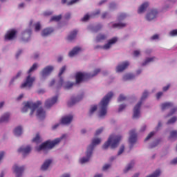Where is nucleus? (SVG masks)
<instances>
[{
	"label": "nucleus",
	"instance_id": "32",
	"mask_svg": "<svg viewBox=\"0 0 177 177\" xmlns=\"http://www.w3.org/2000/svg\"><path fill=\"white\" fill-rule=\"evenodd\" d=\"M135 78V75L132 73H128L123 76V81H129L131 80H133Z\"/></svg>",
	"mask_w": 177,
	"mask_h": 177
},
{
	"label": "nucleus",
	"instance_id": "58",
	"mask_svg": "<svg viewBox=\"0 0 177 177\" xmlns=\"http://www.w3.org/2000/svg\"><path fill=\"white\" fill-rule=\"evenodd\" d=\"M170 164L174 165H176V164H177V158L173 159V160L170 162Z\"/></svg>",
	"mask_w": 177,
	"mask_h": 177
},
{
	"label": "nucleus",
	"instance_id": "38",
	"mask_svg": "<svg viewBox=\"0 0 177 177\" xmlns=\"http://www.w3.org/2000/svg\"><path fill=\"white\" fill-rule=\"evenodd\" d=\"M96 110H97V106L94 105V106H91V108L89 111V115H92V114H93V113H95V111H96Z\"/></svg>",
	"mask_w": 177,
	"mask_h": 177
},
{
	"label": "nucleus",
	"instance_id": "14",
	"mask_svg": "<svg viewBox=\"0 0 177 177\" xmlns=\"http://www.w3.org/2000/svg\"><path fill=\"white\" fill-rule=\"evenodd\" d=\"M129 66V62L126 61L122 62V64H119L116 68L117 73H122L124 71L128 66Z\"/></svg>",
	"mask_w": 177,
	"mask_h": 177
},
{
	"label": "nucleus",
	"instance_id": "12",
	"mask_svg": "<svg viewBox=\"0 0 177 177\" xmlns=\"http://www.w3.org/2000/svg\"><path fill=\"white\" fill-rule=\"evenodd\" d=\"M138 139V134H136V132L135 130H131L130 131V137L129 139V142L130 145H133L135 143H136V140Z\"/></svg>",
	"mask_w": 177,
	"mask_h": 177
},
{
	"label": "nucleus",
	"instance_id": "11",
	"mask_svg": "<svg viewBox=\"0 0 177 177\" xmlns=\"http://www.w3.org/2000/svg\"><path fill=\"white\" fill-rule=\"evenodd\" d=\"M82 97H84V94H81L76 97H71V101L68 102V107H71V106H74L75 103H78V102L82 100Z\"/></svg>",
	"mask_w": 177,
	"mask_h": 177
},
{
	"label": "nucleus",
	"instance_id": "21",
	"mask_svg": "<svg viewBox=\"0 0 177 177\" xmlns=\"http://www.w3.org/2000/svg\"><path fill=\"white\" fill-rule=\"evenodd\" d=\"M55 31L52 28H46L41 32V37H48Z\"/></svg>",
	"mask_w": 177,
	"mask_h": 177
},
{
	"label": "nucleus",
	"instance_id": "22",
	"mask_svg": "<svg viewBox=\"0 0 177 177\" xmlns=\"http://www.w3.org/2000/svg\"><path fill=\"white\" fill-rule=\"evenodd\" d=\"M73 121V115H68V116H65L62 118L61 122L62 124H70Z\"/></svg>",
	"mask_w": 177,
	"mask_h": 177
},
{
	"label": "nucleus",
	"instance_id": "42",
	"mask_svg": "<svg viewBox=\"0 0 177 177\" xmlns=\"http://www.w3.org/2000/svg\"><path fill=\"white\" fill-rule=\"evenodd\" d=\"M154 133H156L154 131L151 132L145 138V142H147L149 139H151L152 136H154Z\"/></svg>",
	"mask_w": 177,
	"mask_h": 177
},
{
	"label": "nucleus",
	"instance_id": "15",
	"mask_svg": "<svg viewBox=\"0 0 177 177\" xmlns=\"http://www.w3.org/2000/svg\"><path fill=\"white\" fill-rule=\"evenodd\" d=\"M57 102V96L53 97L51 100H47L45 102V107L50 109Z\"/></svg>",
	"mask_w": 177,
	"mask_h": 177
},
{
	"label": "nucleus",
	"instance_id": "8",
	"mask_svg": "<svg viewBox=\"0 0 177 177\" xmlns=\"http://www.w3.org/2000/svg\"><path fill=\"white\" fill-rule=\"evenodd\" d=\"M147 96H149V92L145 91L141 97L140 101L135 106L133 109V118H139L140 117V107L143 100H145Z\"/></svg>",
	"mask_w": 177,
	"mask_h": 177
},
{
	"label": "nucleus",
	"instance_id": "48",
	"mask_svg": "<svg viewBox=\"0 0 177 177\" xmlns=\"http://www.w3.org/2000/svg\"><path fill=\"white\" fill-rule=\"evenodd\" d=\"M73 86L74 83L68 82L65 86V89H70L71 88H73Z\"/></svg>",
	"mask_w": 177,
	"mask_h": 177
},
{
	"label": "nucleus",
	"instance_id": "45",
	"mask_svg": "<svg viewBox=\"0 0 177 177\" xmlns=\"http://www.w3.org/2000/svg\"><path fill=\"white\" fill-rule=\"evenodd\" d=\"M127 97L124 96V95L121 94L119 96V98L118 99V102H124V100H126Z\"/></svg>",
	"mask_w": 177,
	"mask_h": 177
},
{
	"label": "nucleus",
	"instance_id": "61",
	"mask_svg": "<svg viewBox=\"0 0 177 177\" xmlns=\"http://www.w3.org/2000/svg\"><path fill=\"white\" fill-rule=\"evenodd\" d=\"M79 0H71L70 2L68 3V5H73L76 2H78Z\"/></svg>",
	"mask_w": 177,
	"mask_h": 177
},
{
	"label": "nucleus",
	"instance_id": "5",
	"mask_svg": "<svg viewBox=\"0 0 177 177\" xmlns=\"http://www.w3.org/2000/svg\"><path fill=\"white\" fill-rule=\"evenodd\" d=\"M122 139V137L121 136L112 134L109 136L108 140L104 144L102 149L106 150V149H109V146H111V149H115V147L120 145V142H121Z\"/></svg>",
	"mask_w": 177,
	"mask_h": 177
},
{
	"label": "nucleus",
	"instance_id": "62",
	"mask_svg": "<svg viewBox=\"0 0 177 177\" xmlns=\"http://www.w3.org/2000/svg\"><path fill=\"white\" fill-rule=\"evenodd\" d=\"M4 156H5V152L1 151L0 152V161L2 160V158H3Z\"/></svg>",
	"mask_w": 177,
	"mask_h": 177
},
{
	"label": "nucleus",
	"instance_id": "37",
	"mask_svg": "<svg viewBox=\"0 0 177 177\" xmlns=\"http://www.w3.org/2000/svg\"><path fill=\"white\" fill-rule=\"evenodd\" d=\"M133 162H131L130 164H129L127 165V167H126V169L124 170V174H127V172H128V171H129L130 169H132V168H133Z\"/></svg>",
	"mask_w": 177,
	"mask_h": 177
},
{
	"label": "nucleus",
	"instance_id": "46",
	"mask_svg": "<svg viewBox=\"0 0 177 177\" xmlns=\"http://www.w3.org/2000/svg\"><path fill=\"white\" fill-rule=\"evenodd\" d=\"M64 71H66V66H62V68L60 69V71L59 73V77H62Z\"/></svg>",
	"mask_w": 177,
	"mask_h": 177
},
{
	"label": "nucleus",
	"instance_id": "44",
	"mask_svg": "<svg viewBox=\"0 0 177 177\" xmlns=\"http://www.w3.org/2000/svg\"><path fill=\"white\" fill-rule=\"evenodd\" d=\"M35 31H39L41 30V24L39 22L35 24Z\"/></svg>",
	"mask_w": 177,
	"mask_h": 177
},
{
	"label": "nucleus",
	"instance_id": "63",
	"mask_svg": "<svg viewBox=\"0 0 177 177\" xmlns=\"http://www.w3.org/2000/svg\"><path fill=\"white\" fill-rule=\"evenodd\" d=\"M161 96H162V92H159L156 94L157 99H160V97H161Z\"/></svg>",
	"mask_w": 177,
	"mask_h": 177
},
{
	"label": "nucleus",
	"instance_id": "49",
	"mask_svg": "<svg viewBox=\"0 0 177 177\" xmlns=\"http://www.w3.org/2000/svg\"><path fill=\"white\" fill-rule=\"evenodd\" d=\"M39 139H40L39 134H37L35 138L32 139V142H35L36 143H38V142H39Z\"/></svg>",
	"mask_w": 177,
	"mask_h": 177
},
{
	"label": "nucleus",
	"instance_id": "35",
	"mask_svg": "<svg viewBox=\"0 0 177 177\" xmlns=\"http://www.w3.org/2000/svg\"><path fill=\"white\" fill-rule=\"evenodd\" d=\"M155 57L147 58L145 61L142 63V66H146L149 64V63H151V62H154Z\"/></svg>",
	"mask_w": 177,
	"mask_h": 177
},
{
	"label": "nucleus",
	"instance_id": "50",
	"mask_svg": "<svg viewBox=\"0 0 177 177\" xmlns=\"http://www.w3.org/2000/svg\"><path fill=\"white\" fill-rule=\"evenodd\" d=\"M170 35L171 37H176V35H177V29L171 30L170 32Z\"/></svg>",
	"mask_w": 177,
	"mask_h": 177
},
{
	"label": "nucleus",
	"instance_id": "56",
	"mask_svg": "<svg viewBox=\"0 0 177 177\" xmlns=\"http://www.w3.org/2000/svg\"><path fill=\"white\" fill-rule=\"evenodd\" d=\"M90 16L88 15H86L82 19V21H86V20H89Z\"/></svg>",
	"mask_w": 177,
	"mask_h": 177
},
{
	"label": "nucleus",
	"instance_id": "57",
	"mask_svg": "<svg viewBox=\"0 0 177 177\" xmlns=\"http://www.w3.org/2000/svg\"><path fill=\"white\" fill-rule=\"evenodd\" d=\"M71 18V14L70 12H68L65 15V19L66 20H68Z\"/></svg>",
	"mask_w": 177,
	"mask_h": 177
},
{
	"label": "nucleus",
	"instance_id": "16",
	"mask_svg": "<svg viewBox=\"0 0 177 177\" xmlns=\"http://www.w3.org/2000/svg\"><path fill=\"white\" fill-rule=\"evenodd\" d=\"M53 70H54L53 66H46L41 71L42 77H47V75H49V74H50V73H52Z\"/></svg>",
	"mask_w": 177,
	"mask_h": 177
},
{
	"label": "nucleus",
	"instance_id": "36",
	"mask_svg": "<svg viewBox=\"0 0 177 177\" xmlns=\"http://www.w3.org/2000/svg\"><path fill=\"white\" fill-rule=\"evenodd\" d=\"M59 20H62L61 15L58 16L52 17L51 19H50V21H59Z\"/></svg>",
	"mask_w": 177,
	"mask_h": 177
},
{
	"label": "nucleus",
	"instance_id": "26",
	"mask_svg": "<svg viewBox=\"0 0 177 177\" xmlns=\"http://www.w3.org/2000/svg\"><path fill=\"white\" fill-rule=\"evenodd\" d=\"M10 117V113H6L0 118V124L1 122H8L9 121V118Z\"/></svg>",
	"mask_w": 177,
	"mask_h": 177
},
{
	"label": "nucleus",
	"instance_id": "43",
	"mask_svg": "<svg viewBox=\"0 0 177 177\" xmlns=\"http://www.w3.org/2000/svg\"><path fill=\"white\" fill-rule=\"evenodd\" d=\"M127 17V15L124 13H121L119 17H118V19L119 21L124 20Z\"/></svg>",
	"mask_w": 177,
	"mask_h": 177
},
{
	"label": "nucleus",
	"instance_id": "60",
	"mask_svg": "<svg viewBox=\"0 0 177 177\" xmlns=\"http://www.w3.org/2000/svg\"><path fill=\"white\" fill-rule=\"evenodd\" d=\"M169 86H171V85L168 84L167 86L163 87V92H167V91L169 89Z\"/></svg>",
	"mask_w": 177,
	"mask_h": 177
},
{
	"label": "nucleus",
	"instance_id": "34",
	"mask_svg": "<svg viewBox=\"0 0 177 177\" xmlns=\"http://www.w3.org/2000/svg\"><path fill=\"white\" fill-rule=\"evenodd\" d=\"M160 175H161V171L160 169H157L152 174L147 176V177H158Z\"/></svg>",
	"mask_w": 177,
	"mask_h": 177
},
{
	"label": "nucleus",
	"instance_id": "39",
	"mask_svg": "<svg viewBox=\"0 0 177 177\" xmlns=\"http://www.w3.org/2000/svg\"><path fill=\"white\" fill-rule=\"evenodd\" d=\"M177 118L176 117H173L170 120H169L167 122V125H169V124H174L176 122Z\"/></svg>",
	"mask_w": 177,
	"mask_h": 177
},
{
	"label": "nucleus",
	"instance_id": "1",
	"mask_svg": "<svg viewBox=\"0 0 177 177\" xmlns=\"http://www.w3.org/2000/svg\"><path fill=\"white\" fill-rule=\"evenodd\" d=\"M64 138H66V134L62 135V137L56 138L53 141H46L37 147V151H41V150H43L44 151H48V150L53 149L56 145H59V143H60V142H62V139H64Z\"/></svg>",
	"mask_w": 177,
	"mask_h": 177
},
{
	"label": "nucleus",
	"instance_id": "3",
	"mask_svg": "<svg viewBox=\"0 0 177 177\" xmlns=\"http://www.w3.org/2000/svg\"><path fill=\"white\" fill-rule=\"evenodd\" d=\"M100 138H94L92 140L91 145H90L87 148V151L86 152V157H83L81 159H80V164H85V162H88V161L91 160V157H92V153L93 152L95 146H97V145H100Z\"/></svg>",
	"mask_w": 177,
	"mask_h": 177
},
{
	"label": "nucleus",
	"instance_id": "25",
	"mask_svg": "<svg viewBox=\"0 0 177 177\" xmlns=\"http://www.w3.org/2000/svg\"><path fill=\"white\" fill-rule=\"evenodd\" d=\"M149 6V3L147 2H145L142 3L140 7L138 8V13H143L146 11V9H147V7Z\"/></svg>",
	"mask_w": 177,
	"mask_h": 177
},
{
	"label": "nucleus",
	"instance_id": "27",
	"mask_svg": "<svg viewBox=\"0 0 177 177\" xmlns=\"http://www.w3.org/2000/svg\"><path fill=\"white\" fill-rule=\"evenodd\" d=\"M172 107H174V104H172V102H165L161 105V109L162 111L168 110V109H171Z\"/></svg>",
	"mask_w": 177,
	"mask_h": 177
},
{
	"label": "nucleus",
	"instance_id": "41",
	"mask_svg": "<svg viewBox=\"0 0 177 177\" xmlns=\"http://www.w3.org/2000/svg\"><path fill=\"white\" fill-rule=\"evenodd\" d=\"M100 15V10H96L94 12H93L91 15V17H96V16H99Z\"/></svg>",
	"mask_w": 177,
	"mask_h": 177
},
{
	"label": "nucleus",
	"instance_id": "19",
	"mask_svg": "<svg viewBox=\"0 0 177 177\" xmlns=\"http://www.w3.org/2000/svg\"><path fill=\"white\" fill-rule=\"evenodd\" d=\"M36 115L39 120H44L46 117V112L42 108H38Z\"/></svg>",
	"mask_w": 177,
	"mask_h": 177
},
{
	"label": "nucleus",
	"instance_id": "24",
	"mask_svg": "<svg viewBox=\"0 0 177 177\" xmlns=\"http://www.w3.org/2000/svg\"><path fill=\"white\" fill-rule=\"evenodd\" d=\"M50 164H52L51 160H46L41 167V171H46L48 168H49V166L50 165Z\"/></svg>",
	"mask_w": 177,
	"mask_h": 177
},
{
	"label": "nucleus",
	"instance_id": "29",
	"mask_svg": "<svg viewBox=\"0 0 177 177\" xmlns=\"http://www.w3.org/2000/svg\"><path fill=\"white\" fill-rule=\"evenodd\" d=\"M107 39V35L104 34H99L96 37V42H102V41H104Z\"/></svg>",
	"mask_w": 177,
	"mask_h": 177
},
{
	"label": "nucleus",
	"instance_id": "30",
	"mask_svg": "<svg viewBox=\"0 0 177 177\" xmlns=\"http://www.w3.org/2000/svg\"><path fill=\"white\" fill-rule=\"evenodd\" d=\"M169 140H176L177 139V131L173 130L170 132V136H169Z\"/></svg>",
	"mask_w": 177,
	"mask_h": 177
},
{
	"label": "nucleus",
	"instance_id": "4",
	"mask_svg": "<svg viewBox=\"0 0 177 177\" xmlns=\"http://www.w3.org/2000/svg\"><path fill=\"white\" fill-rule=\"evenodd\" d=\"M37 68L38 64H33L32 67L28 71V75L27 76L26 81L21 85V89L24 88H28V89H30V88L32 86V84H34V81H35V77H31V73H32V71H35V70Z\"/></svg>",
	"mask_w": 177,
	"mask_h": 177
},
{
	"label": "nucleus",
	"instance_id": "64",
	"mask_svg": "<svg viewBox=\"0 0 177 177\" xmlns=\"http://www.w3.org/2000/svg\"><path fill=\"white\" fill-rule=\"evenodd\" d=\"M151 39H158V35H154L152 36Z\"/></svg>",
	"mask_w": 177,
	"mask_h": 177
},
{
	"label": "nucleus",
	"instance_id": "51",
	"mask_svg": "<svg viewBox=\"0 0 177 177\" xmlns=\"http://www.w3.org/2000/svg\"><path fill=\"white\" fill-rule=\"evenodd\" d=\"M125 107H127L126 104H121V105H120L119 109H118L119 113L122 111L124 110V109H125Z\"/></svg>",
	"mask_w": 177,
	"mask_h": 177
},
{
	"label": "nucleus",
	"instance_id": "31",
	"mask_svg": "<svg viewBox=\"0 0 177 177\" xmlns=\"http://www.w3.org/2000/svg\"><path fill=\"white\" fill-rule=\"evenodd\" d=\"M21 133H23V128L19 126L15 129L14 135H15V136H20Z\"/></svg>",
	"mask_w": 177,
	"mask_h": 177
},
{
	"label": "nucleus",
	"instance_id": "23",
	"mask_svg": "<svg viewBox=\"0 0 177 177\" xmlns=\"http://www.w3.org/2000/svg\"><path fill=\"white\" fill-rule=\"evenodd\" d=\"M80 51H81V48L80 47L73 48V49L68 53L69 57H73V56H75V55H78V53Z\"/></svg>",
	"mask_w": 177,
	"mask_h": 177
},
{
	"label": "nucleus",
	"instance_id": "47",
	"mask_svg": "<svg viewBox=\"0 0 177 177\" xmlns=\"http://www.w3.org/2000/svg\"><path fill=\"white\" fill-rule=\"evenodd\" d=\"M124 149H125V147H124V145H122L120 148L118 153V156L122 154V153H124Z\"/></svg>",
	"mask_w": 177,
	"mask_h": 177
},
{
	"label": "nucleus",
	"instance_id": "28",
	"mask_svg": "<svg viewBox=\"0 0 177 177\" xmlns=\"http://www.w3.org/2000/svg\"><path fill=\"white\" fill-rule=\"evenodd\" d=\"M77 34H78V30H74L72 31L67 37L68 41H73L77 37Z\"/></svg>",
	"mask_w": 177,
	"mask_h": 177
},
{
	"label": "nucleus",
	"instance_id": "9",
	"mask_svg": "<svg viewBox=\"0 0 177 177\" xmlns=\"http://www.w3.org/2000/svg\"><path fill=\"white\" fill-rule=\"evenodd\" d=\"M31 37V30L28 29L22 32L20 38V42H28Z\"/></svg>",
	"mask_w": 177,
	"mask_h": 177
},
{
	"label": "nucleus",
	"instance_id": "54",
	"mask_svg": "<svg viewBox=\"0 0 177 177\" xmlns=\"http://www.w3.org/2000/svg\"><path fill=\"white\" fill-rule=\"evenodd\" d=\"M103 132V128H100L97 129L95 132V136H97L98 135H100V133Z\"/></svg>",
	"mask_w": 177,
	"mask_h": 177
},
{
	"label": "nucleus",
	"instance_id": "18",
	"mask_svg": "<svg viewBox=\"0 0 177 177\" xmlns=\"http://www.w3.org/2000/svg\"><path fill=\"white\" fill-rule=\"evenodd\" d=\"M158 14V12L157 10H151V11L147 15V20L149 21H151V20H153V19H156L157 17V15Z\"/></svg>",
	"mask_w": 177,
	"mask_h": 177
},
{
	"label": "nucleus",
	"instance_id": "59",
	"mask_svg": "<svg viewBox=\"0 0 177 177\" xmlns=\"http://www.w3.org/2000/svg\"><path fill=\"white\" fill-rule=\"evenodd\" d=\"M115 6H117L115 3H111L110 6H109V8H110V9H114V8H115Z\"/></svg>",
	"mask_w": 177,
	"mask_h": 177
},
{
	"label": "nucleus",
	"instance_id": "6",
	"mask_svg": "<svg viewBox=\"0 0 177 177\" xmlns=\"http://www.w3.org/2000/svg\"><path fill=\"white\" fill-rule=\"evenodd\" d=\"M41 106V101H37L36 103H34L32 102L28 101L26 102H24V106L22 108V113H27L28 111V109H30L31 111L30 113V115H32L34 114V111L37 110Z\"/></svg>",
	"mask_w": 177,
	"mask_h": 177
},
{
	"label": "nucleus",
	"instance_id": "17",
	"mask_svg": "<svg viewBox=\"0 0 177 177\" xmlns=\"http://www.w3.org/2000/svg\"><path fill=\"white\" fill-rule=\"evenodd\" d=\"M30 151H31V147L30 146H27L26 147H21L18 149V153H23L24 157H25V156H27V154H30Z\"/></svg>",
	"mask_w": 177,
	"mask_h": 177
},
{
	"label": "nucleus",
	"instance_id": "33",
	"mask_svg": "<svg viewBox=\"0 0 177 177\" xmlns=\"http://www.w3.org/2000/svg\"><path fill=\"white\" fill-rule=\"evenodd\" d=\"M127 26V24L124 23H117V24H113L112 27L113 28H124V27Z\"/></svg>",
	"mask_w": 177,
	"mask_h": 177
},
{
	"label": "nucleus",
	"instance_id": "2",
	"mask_svg": "<svg viewBox=\"0 0 177 177\" xmlns=\"http://www.w3.org/2000/svg\"><path fill=\"white\" fill-rule=\"evenodd\" d=\"M113 95V92L108 93L100 102V117H104L107 114V106Z\"/></svg>",
	"mask_w": 177,
	"mask_h": 177
},
{
	"label": "nucleus",
	"instance_id": "55",
	"mask_svg": "<svg viewBox=\"0 0 177 177\" xmlns=\"http://www.w3.org/2000/svg\"><path fill=\"white\" fill-rule=\"evenodd\" d=\"M111 167V165H109V164H106L103 167H102V171H107V169H109V168Z\"/></svg>",
	"mask_w": 177,
	"mask_h": 177
},
{
	"label": "nucleus",
	"instance_id": "10",
	"mask_svg": "<svg viewBox=\"0 0 177 177\" xmlns=\"http://www.w3.org/2000/svg\"><path fill=\"white\" fill-rule=\"evenodd\" d=\"M12 171L15 174L16 177H21L23 172H24V166L19 167L17 165H15L12 167Z\"/></svg>",
	"mask_w": 177,
	"mask_h": 177
},
{
	"label": "nucleus",
	"instance_id": "40",
	"mask_svg": "<svg viewBox=\"0 0 177 177\" xmlns=\"http://www.w3.org/2000/svg\"><path fill=\"white\" fill-rule=\"evenodd\" d=\"M20 75H21V71H19V72L17 73L16 77H13V78L11 80V81H10V85H12V84H13V82H15V80L19 78V77H20Z\"/></svg>",
	"mask_w": 177,
	"mask_h": 177
},
{
	"label": "nucleus",
	"instance_id": "52",
	"mask_svg": "<svg viewBox=\"0 0 177 177\" xmlns=\"http://www.w3.org/2000/svg\"><path fill=\"white\" fill-rule=\"evenodd\" d=\"M140 55V51H139L138 50H136L133 52V56L135 57H138V56H139Z\"/></svg>",
	"mask_w": 177,
	"mask_h": 177
},
{
	"label": "nucleus",
	"instance_id": "20",
	"mask_svg": "<svg viewBox=\"0 0 177 177\" xmlns=\"http://www.w3.org/2000/svg\"><path fill=\"white\" fill-rule=\"evenodd\" d=\"M117 41L118 39L116 37H113L106 44L102 46V49H105V50L110 49V48H111V45H114V44H115Z\"/></svg>",
	"mask_w": 177,
	"mask_h": 177
},
{
	"label": "nucleus",
	"instance_id": "53",
	"mask_svg": "<svg viewBox=\"0 0 177 177\" xmlns=\"http://www.w3.org/2000/svg\"><path fill=\"white\" fill-rule=\"evenodd\" d=\"M176 110H177L176 108L172 109L171 111V112H170V113H169V114L167 115V117H171V115H172V114H174V113H175V112L176 111Z\"/></svg>",
	"mask_w": 177,
	"mask_h": 177
},
{
	"label": "nucleus",
	"instance_id": "7",
	"mask_svg": "<svg viewBox=\"0 0 177 177\" xmlns=\"http://www.w3.org/2000/svg\"><path fill=\"white\" fill-rule=\"evenodd\" d=\"M100 73V68L95 69L93 71V74L91 73H82L81 72H78L76 74L75 80H76V84H80L82 81L86 78H93V77L97 75Z\"/></svg>",
	"mask_w": 177,
	"mask_h": 177
},
{
	"label": "nucleus",
	"instance_id": "13",
	"mask_svg": "<svg viewBox=\"0 0 177 177\" xmlns=\"http://www.w3.org/2000/svg\"><path fill=\"white\" fill-rule=\"evenodd\" d=\"M16 34H17V31L15 29H12L7 32V34L5 35V39L6 41H10L16 37Z\"/></svg>",
	"mask_w": 177,
	"mask_h": 177
}]
</instances>
